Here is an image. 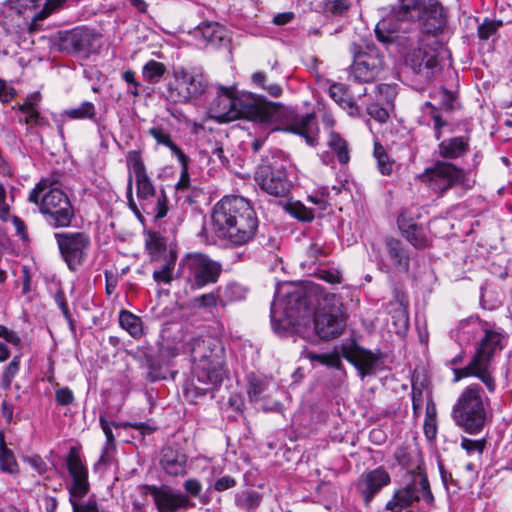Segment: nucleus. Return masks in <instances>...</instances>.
I'll use <instances>...</instances> for the list:
<instances>
[{"label":"nucleus","mask_w":512,"mask_h":512,"mask_svg":"<svg viewBox=\"0 0 512 512\" xmlns=\"http://www.w3.org/2000/svg\"><path fill=\"white\" fill-rule=\"evenodd\" d=\"M325 300L322 288L312 282H290V326L300 325L314 316L315 332L323 340L339 337L345 327L346 318L341 306L327 305L315 312L321 301Z\"/></svg>","instance_id":"obj_1"},{"label":"nucleus","mask_w":512,"mask_h":512,"mask_svg":"<svg viewBox=\"0 0 512 512\" xmlns=\"http://www.w3.org/2000/svg\"><path fill=\"white\" fill-rule=\"evenodd\" d=\"M209 115L220 123L240 118L274 123L285 115V108L252 93L235 95L232 88L220 86L217 97L210 104Z\"/></svg>","instance_id":"obj_2"},{"label":"nucleus","mask_w":512,"mask_h":512,"mask_svg":"<svg viewBox=\"0 0 512 512\" xmlns=\"http://www.w3.org/2000/svg\"><path fill=\"white\" fill-rule=\"evenodd\" d=\"M212 227L217 237L240 246L254 237L258 220L245 198L225 196L213 208Z\"/></svg>","instance_id":"obj_3"},{"label":"nucleus","mask_w":512,"mask_h":512,"mask_svg":"<svg viewBox=\"0 0 512 512\" xmlns=\"http://www.w3.org/2000/svg\"><path fill=\"white\" fill-rule=\"evenodd\" d=\"M28 201L38 206L40 213L51 227L71 226L75 210L66 193L60 189L56 176L42 178L30 191Z\"/></svg>","instance_id":"obj_4"},{"label":"nucleus","mask_w":512,"mask_h":512,"mask_svg":"<svg viewBox=\"0 0 512 512\" xmlns=\"http://www.w3.org/2000/svg\"><path fill=\"white\" fill-rule=\"evenodd\" d=\"M503 338L504 335L500 331H485V337H482L477 343L468 364L462 368L454 367L452 369L453 382H459L467 377H475L482 382L488 393L494 394L497 390V381L493 359L495 354L504 348Z\"/></svg>","instance_id":"obj_5"},{"label":"nucleus","mask_w":512,"mask_h":512,"mask_svg":"<svg viewBox=\"0 0 512 512\" xmlns=\"http://www.w3.org/2000/svg\"><path fill=\"white\" fill-rule=\"evenodd\" d=\"M193 373L196 380L208 387H197L206 392L218 387L224 377V348L212 337H197L191 342Z\"/></svg>","instance_id":"obj_6"},{"label":"nucleus","mask_w":512,"mask_h":512,"mask_svg":"<svg viewBox=\"0 0 512 512\" xmlns=\"http://www.w3.org/2000/svg\"><path fill=\"white\" fill-rule=\"evenodd\" d=\"M127 165L133 170L136 181V195L142 210L155 221L164 218L169 210L168 196L163 187L157 190L146 172L141 153L131 150L126 155Z\"/></svg>","instance_id":"obj_7"},{"label":"nucleus","mask_w":512,"mask_h":512,"mask_svg":"<svg viewBox=\"0 0 512 512\" xmlns=\"http://www.w3.org/2000/svg\"><path fill=\"white\" fill-rule=\"evenodd\" d=\"M486 405L483 388L476 383L468 385L459 395L452 408V418L455 424L469 434L480 433L487 422Z\"/></svg>","instance_id":"obj_8"},{"label":"nucleus","mask_w":512,"mask_h":512,"mask_svg":"<svg viewBox=\"0 0 512 512\" xmlns=\"http://www.w3.org/2000/svg\"><path fill=\"white\" fill-rule=\"evenodd\" d=\"M179 270L187 285L192 290H197L217 283L222 273V265L206 254L195 252L182 257Z\"/></svg>","instance_id":"obj_9"},{"label":"nucleus","mask_w":512,"mask_h":512,"mask_svg":"<svg viewBox=\"0 0 512 512\" xmlns=\"http://www.w3.org/2000/svg\"><path fill=\"white\" fill-rule=\"evenodd\" d=\"M353 57L350 76L354 81L370 83L376 80L384 68V57L372 42H353L349 48Z\"/></svg>","instance_id":"obj_10"},{"label":"nucleus","mask_w":512,"mask_h":512,"mask_svg":"<svg viewBox=\"0 0 512 512\" xmlns=\"http://www.w3.org/2000/svg\"><path fill=\"white\" fill-rule=\"evenodd\" d=\"M421 498L427 504L434 502L428 477L424 470L418 466L416 470L411 472V480L394 492L392 499L386 503L385 508L391 512H401L411 507L415 502H419Z\"/></svg>","instance_id":"obj_11"},{"label":"nucleus","mask_w":512,"mask_h":512,"mask_svg":"<svg viewBox=\"0 0 512 512\" xmlns=\"http://www.w3.org/2000/svg\"><path fill=\"white\" fill-rule=\"evenodd\" d=\"M174 81L169 84L168 97L173 102L189 103L206 93L209 85L205 75L197 69L177 67Z\"/></svg>","instance_id":"obj_12"},{"label":"nucleus","mask_w":512,"mask_h":512,"mask_svg":"<svg viewBox=\"0 0 512 512\" xmlns=\"http://www.w3.org/2000/svg\"><path fill=\"white\" fill-rule=\"evenodd\" d=\"M60 255L71 271H77L87 260L91 238L85 232H61L55 234Z\"/></svg>","instance_id":"obj_13"},{"label":"nucleus","mask_w":512,"mask_h":512,"mask_svg":"<svg viewBox=\"0 0 512 512\" xmlns=\"http://www.w3.org/2000/svg\"><path fill=\"white\" fill-rule=\"evenodd\" d=\"M258 185L269 195L283 198V209L288 212V172L284 162H273L268 167H259L255 174Z\"/></svg>","instance_id":"obj_14"},{"label":"nucleus","mask_w":512,"mask_h":512,"mask_svg":"<svg viewBox=\"0 0 512 512\" xmlns=\"http://www.w3.org/2000/svg\"><path fill=\"white\" fill-rule=\"evenodd\" d=\"M375 34L380 42L387 47L394 46L403 57L425 41L424 36L421 37L417 32H408L405 29L397 30L391 24L390 19L378 22Z\"/></svg>","instance_id":"obj_15"},{"label":"nucleus","mask_w":512,"mask_h":512,"mask_svg":"<svg viewBox=\"0 0 512 512\" xmlns=\"http://www.w3.org/2000/svg\"><path fill=\"white\" fill-rule=\"evenodd\" d=\"M405 65L409 67L414 74L430 79L435 73L440 71L439 53L437 48L431 44L422 42L404 57Z\"/></svg>","instance_id":"obj_16"},{"label":"nucleus","mask_w":512,"mask_h":512,"mask_svg":"<svg viewBox=\"0 0 512 512\" xmlns=\"http://www.w3.org/2000/svg\"><path fill=\"white\" fill-rule=\"evenodd\" d=\"M465 172L454 164L446 161H436L432 167L427 168L422 178L432 183L434 189L441 193L461 184L465 180Z\"/></svg>","instance_id":"obj_17"},{"label":"nucleus","mask_w":512,"mask_h":512,"mask_svg":"<svg viewBox=\"0 0 512 512\" xmlns=\"http://www.w3.org/2000/svg\"><path fill=\"white\" fill-rule=\"evenodd\" d=\"M146 489L152 496L158 512H178L190 505V500L185 494L169 486L147 485Z\"/></svg>","instance_id":"obj_18"},{"label":"nucleus","mask_w":512,"mask_h":512,"mask_svg":"<svg viewBox=\"0 0 512 512\" xmlns=\"http://www.w3.org/2000/svg\"><path fill=\"white\" fill-rule=\"evenodd\" d=\"M290 133L304 139L307 146L315 148L320 142V128L314 113L294 114L290 110Z\"/></svg>","instance_id":"obj_19"},{"label":"nucleus","mask_w":512,"mask_h":512,"mask_svg":"<svg viewBox=\"0 0 512 512\" xmlns=\"http://www.w3.org/2000/svg\"><path fill=\"white\" fill-rule=\"evenodd\" d=\"M66 466L72 477V483L68 486L69 494L87 495L90 490L88 470L75 447L70 449L66 457Z\"/></svg>","instance_id":"obj_20"},{"label":"nucleus","mask_w":512,"mask_h":512,"mask_svg":"<svg viewBox=\"0 0 512 512\" xmlns=\"http://www.w3.org/2000/svg\"><path fill=\"white\" fill-rule=\"evenodd\" d=\"M285 281H277L274 299L271 303V325L276 334L285 337L288 332V293L282 292Z\"/></svg>","instance_id":"obj_21"},{"label":"nucleus","mask_w":512,"mask_h":512,"mask_svg":"<svg viewBox=\"0 0 512 512\" xmlns=\"http://www.w3.org/2000/svg\"><path fill=\"white\" fill-rule=\"evenodd\" d=\"M391 481L390 475L388 472L382 468L378 467L367 473L361 475L358 483L357 489L368 506L374 496L384 487L387 486Z\"/></svg>","instance_id":"obj_22"},{"label":"nucleus","mask_w":512,"mask_h":512,"mask_svg":"<svg viewBox=\"0 0 512 512\" xmlns=\"http://www.w3.org/2000/svg\"><path fill=\"white\" fill-rule=\"evenodd\" d=\"M420 29L421 34L425 36L437 37L443 33L447 18L443 6L437 0H429L428 6L424 8Z\"/></svg>","instance_id":"obj_23"},{"label":"nucleus","mask_w":512,"mask_h":512,"mask_svg":"<svg viewBox=\"0 0 512 512\" xmlns=\"http://www.w3.org/2000/svg\"><path fill=\"white\" fill-rule=\"evenodd\" d=\"M91 33L84 28H76L60 34L59 50L68 54L88 53L91 49Z\"/></svg>","instance_id":"obj_24"},{"label":"nucleus","mask_w":512,"mask_h":512,"mask_svg":"<svg viewBox=\"0 0 512 512\" xmlns=\"http://www.w3.org/2000/svg\"><path fill=\"white\" fill-rule=\"evenodd\" d=\"M159 464L171 477L184 476L187 473V455L169 446L162 449Z\"/></svg>","instance_id":"obj_25"},{"label":"nucleus","mask_w":512,"mask_h":512,"mask_svg":"<svg viewBox=\"0 0 512 512\" xmlns=\"http://www.w3.org/2000/svg\"><path fill=\"white\" fill-rule=\"evenodd\" d=\"M344 357L357 368L361 378L373 373L378 362V358L371 351L357 345L346 350Z\"/></svg>","instance_id":"obj_26"},{"label":"nucleus","mask_w":512,"mask_h":512,"mask_svg":"<svg viewBox=\"0 0 512 512\" xmlns=\"http://www.w3.org/2000/svg\"><path fill=\"white\" fill-rule=\"evenodd\" d=\"M470 150V137L468 135L455 136L444 139L438 145L439 155L448 160L464 157Z\"/></svg>","instance_id":"obj_27"},{"label":"nucleus","mask_w":512,"mask_h":512,"mask_svg":"<svg viewBox=\"0 0 512 512\" xmlns=\"http://www.w3.org/2000/svg\"><path fill=\"white\" fill-rule=\"evenodd\" d=\"M424 0H399V5L391 11V18L416 21L423 17Z\"/></svg>","instance_id":"obj_28"},{"label":"nucleus","mask_w":512,"mask_h":512,"mask_svg":"<svg viewBox=\"0 0 512 512\" xmlns=\"http://www.w3.org/2000/svg\"><path fill=\"white\" fill-rule=\"evenodd\" d=\"M61 117L63 120H88L98 123L96 106L90 101H83L76 107L65 109Z\"/></svg>","instance_id":"obj_29"},{"label":"nucleus","mask_w":512,"mask_h":512,"mask_svg":"<svg viewBox=\"0 0 512 512\" xmlns=\"http://www.w3.org/2000/svg\"><path fill=\"white\" fill-rule=\"evenodd\" d=\"M487 330L490 329L485 327L481 320L478 318H469L460 322L456 336L460 343L469 344L476 338L480 331H483L485 334Z\"/></svg>","instance_id":"obj_30"},{"label":"nucleus","mask_w":512,"mask_h":512,"mask_svg":"<svg viewBox=\"0 0 512 512\" xmlns=\"http://www.w3.org/2000/svg\"><path fill=\"white\" fill-rule=\"evenodd\" d=\"M386 248L390 259L395 267L403 272L409 270V254L403 247L401 241L389 238L386 241Z\"/></svg>","instance_id":"obj_31"},{"label":"nucleus","mask_w":512,"mask_h":512,"mask_svg":"<svg viewBox=\"0 0 512 512\" xmlns=\"http://www.w3.org/2000/svg\"><path fill=\"white\" fill-rule=\"evenodd\" d=\"M327 145L336 155L340 164L345 165L350 161L349 144L340 134L335 131H331Z\"/></svg>","instance_id":"obj_32"},{"label":"nucleus","mask_w":512,"mask_h":512,"mask_svg":"<svg viewBox=\"0 0 512 512\" xmlns=\"http://www.w3.org/2000/svg\"><path fill=\"white\" fill-rule=\"evenodd\" d=\"M196 34L211 45H219L225 37V29L218 23L210 22L201 24L196 29Z\"/></svg>","instance_id":"obj_33"},{"label":"nucleus","mask_w":512,"mask_h":512,"mask_svg":"<svg viewBox=\"0 0 512 512\" xmlns=\"http://www.w3.org/2000/svg\"><path fill=\"white\" fill-rule=\"evenodd\" d=\"M0 470L11 475L19 473V465L15 455L11 449L7 448L2 432H0Z\"/></svg>","instance_id":"obj_34"},{"label":"nucleus","mask_w":512,"mask_h":512,"mask_svg":"<svg viewBox=\"0 0 512 512\" xmlns=\"http://www.w3.org/2000/svg\"><path fill=\"white\" fill-rule=\"evenodd\" d=\"M176 264V255L170 253L164 261L153 271V280L158 284H169L173 280V272Z\"/></svg>","instance_id":"obj_35"},{"label":"nucleus","mask_w":512,"mask_h":512,"mask_svg":"<svg viewBox=\"0 0 512 512\" xmlns=\"http://www.w3.org/2000/svg\"><path fill=\"white\" fill-rule=\"evenodd\" d=\"M150 136H152L159 145L166 146L170 149L172 155L175 157L184 158L185 153L178 147L172 140L171 134L163 127L155 126L148 130Z\"/></svg>","instance_id":"obj_36"},{"label":"nucleus","mask_w":512,"mask_h":512,"mask_svg":"<svg viewBox=\"0 0 512 512\" xmlns=\"http://www.w3.org/2000/svg\"><path fill=\"white\" fill-rule=\"evenodd\" d=\"M119 324L134 338H139L143 334L141 318L130 311L121 310L119 314Z\"/></svg>","instance_id":"obj_37"},{"label":"nucleus","mask_w":512,"mask_h":512,"mask_svg":"<svg viewBox=\"0 0 512 512\" xmlns=\"http://www.w3.org/2000/svg\"><path fill=\"white\" fill-rule=\"evenodd\" d=\"M99 423H100V426L105 434L106 440H109V441H115V436L112 432V427L118 428V427H122V426L123 427L130 426L134 429L140 430L141 432L147 433V434H150L155 430L154 427H151L150 425H148L146 423H142V422L127 423V424H117L114 422H109L105 418V416H100Z\"/></svg>","instance_id":"obj_38"},{"label":"nucleus","mask_w":512,"mask_h":512,"mask_svg":"<svg viewBox=\"0 0 512 512\" xmlns=\"http://www.w3.org/2000/svg\"><path fill=\"white\" fill-rule=\"evenodd\" d=\"M146 247L153 261H157L158 257L166 252V240L158 232H149L146 239Z\"/></svg>","instance_id":"obj_39"},{"label":"nucleus","mask_w":512,"mask_h":512,"mask_svg":"<svg viewBox=\"0 0 512 512\" xmlns=\"http://www.w3.org/2000/svg\"><path fill=\"white\" fill-rule=\"evenodd\" d=\"M236 504L247 512H253L261 502V495L253 490L242 491L236 495Z\"/></svg>","instance_id":"obj_40"},{"label":"nucleus","mask_w":512,"mask_h":512,"mask_svg":"<svg viewBox=\"0 0 512 512\" xmlns=\"http://www.w3.org/2000/svg\"><path fill=\"white\" fill-rule=\"evenodd\" d=\"M268 382L262 378L255 375H250L248 377V388L247 394L252 402H257L263 398V395L267 389Z\"/></svg>","instance_id":"obj_41"},{"label":"nucleus","mask_w":512,"mask_h":512,"mask_svg":"<svg viewBox=\"0 0 512 512\" xmlns=\"http://www.w3.org/2000/svg\"><path fill=\"white\" fill-rule=\"evenodd\" d=\"M166 73V66L158 61L149 60L142 69V76L149 83L155 84Z\"/></svg>","instance_id":"obj_42"},{"label":"nucleus","mask_w":512,"mask_h":512,"mask_svg":"<svg viewBox=\"0 0 512 512\" xmlns=\"http://www.w3.org/2000/svg\"><path fill=\"white\" fill-rule=\"evenodd\" d=\"M374 157L377 160L378 169L382 175H391L394 161L390 159L385 148L378 142L374 144Z\"/></svg>","instance_id":"obj_43"},{"label":"nucleus","mask_w":512,"mask_h":512,"mask_svg":"<svg viewBox=\"0 0 512 512\" xmlns=\"http://www.w3.org/2000/svg\"><path fill=\"white\" fill-rule=\"evenodd\" d=\"M403 235L407 241L417 249H423L430 245V239L428 238L425 230L418 224L403 233Z\"/></svg>","instance_id":"obj_44"},{"label":"nucleus","mask_w":512,"mask_h":512,"mask_svg":"<svg viewBox=\"0 0 512 512\" xmlns=\"http://www.w3.org/2000/svg\"><path fill=\"white\" fill-rule=\"evenodd\" d=\"M19 111L25 115V123L30 126H43L45 119L40 115L31 101H25L19 106Z\"/></svg>","instance_id":"obj_45"},{"label":"nucleus","mask_w":512,"mask_h":512,"mask_svg":"<svg viewBox=\"0 0 512 512\" xmlns=\"http://www.w3.org/2000/svg\"><path fill=\"white\" fill-rule=\"evenodd\" d=\"M219 299V294L215 292H210L192 298L190 303L191 306L195 309L211 311L212 309L216 308Z\"/></svg>","instance_id":"obj_46"},{"label":"nucleus","mask_w":512,"mask_h":512,"mask_svg":"<svg viewBox=\"0 0 512 512\" xmlns=\"http://www.w3.org/2000/svg\"><path fill=\"white\" fill-rule=\"evenodd\" d=\"M350 8L347 0H327L323 3V11L327 16H343Z\"/></svg>","instance_id":"obj_47"},{"label":"nucleus","mask_w":512,"mask_h":512,"mask_svg":"<svg viewBox=\"0 0 512 512\" xmlns=\"http://www.w3.org/2000/svg\"><path fill=\"white\" fill-rule=\"evenodd\" d=\"M20 369V356L16 355L13 357V359L10 361V363L7 365L5 370L3 371L2 378H1V387L4 390H9L12 384V381L16 374L19 372Z\"/></svg>","instance_id":"obj_48"},{"label":"nucleus","mask_w":512,"mask_h":512,"mask_svg":"<svg viewBox=\"0 0 512 512\" xmlns=\"http://www.w3.org/2000/svg\"><path fill=\"white\" fill-rule=\"evenodd\" d=\"M425 106L431 109L430 116L433 121L434 136L436 140H440L442 137V130L448 126V122L442 118L438 109L433 104L426 102Z\"/></svg>","instance_id":"obj_49"},{"label":"nucleus","mask_w":512,"mask_h":512,"mask_svg":"<svg viewBox=\"0 0 512 512\" xmlns=\"http://www.w3.org/2000/svg\"><path fill=\"white\" fill-rule=\"evenodd\" d=\"M486 443L487 442L485 439L472 440L466 437H462L460 446L469 456L475 454L481 456L486 447Z\"/></svg>","instance_id":"obj_50"},{"label":"nucleus","mask_w":512,"mask_h":512,"mask_svg":"<svg viewBox=\"0 0 512 512\" xmlns=\"http://www.w3.org/2000/svg\"><path fill=\"white\" fill-rule=\"evenodd\" d=\"M47 1L54 6L61 5L52 3L50 0ZM41 2L42 0H7L9 7L15 10V12L18 14L25 13L27 10L35 9Z\"/></svg>","instance_id":"obj_51"},{"label":"nucleus","mask_w":512,"mask_h":512,"mask_svg":"<svg viewBox=\"0 0 512 512\" xmlns=\"http://www.w3.org/2000/svg\"><path fill=\"white\" fill-rule=\"evenodd\" d=\"M424 403L423 385L412 382V409L414 417H419Z\"/></svg>","instance_id":"obj_52"},{"label":"nucleus","mask_w":512,"mask_h":512,"mask_svg":"<svg viewBox=\"0 0 512 512\" xmlns=\"http://www.w3.org/2000/svg\"><path fill=\"white\" fill-rule=\"evenodd\" d=\"M290 215L300 221L309 222L314 219V213L300 202L290 201Z\"/></svg>","instance_id":"obj_53"},{"label":"nucleus","mask_w":512,"mask_h":512,"mask_svg":"<svg viewBox=\"0 0 512 512\" xmlns=\"http://www.w3.org/2000/svg\"><path fill=\"white\" fill-rule=\"evenodd\" d=\"M178 161L181 165V173L180 178L175 185V189L176 191H186L190 187V177L188 173L189 158L185 154L184 158L180 157L178 158Z\"/></svg>","instance_id":"obj_54"},{"label":"nucleus","mask_w":512,"mask_h":512,"mask_svg":"<svg viewBox=\"0 0 512 512\" xmlns=\"http://www.w3.org/2000/svg\"><path fill=\"white\" fill-rule=\"evenodd\" d=\"M502 25L500 21L486 19L478 27V36L482 40H487L489 37L494 35L499 27Z\"/></svg>","instance_id":"obj_55"},{"label":"nucleus","mask_w":512,"mask_h":512,"mask_svg":"<svg viewBox=\"0 0 512 512\" xmlns=\"http://www.w3.org/2000/svg\"><path fill=\"white\" fill-rule=\"evenodd\" d=\"M308 358L312 362H319L323 365H327L330 367H338L340 365V358L335 354H317V353H309Z\"/></svg>","instance_id":"obj_56"},{"label":"nucleus","mask_w":512,"mask_h":512,"mask_svg":"<svg viewBox=\"0 0 512 512\" xmlns=\"http://www.w3.org/2000/svg\"><path fill=\"white\" fill-rule=\"evenodd\" d=\"M329 95L338 105L349 96L347 87L341 83L332 84L329 87Z\"/></svg>","instance_id":"obj_57"},{"label":"nucleus","mask_w":512,"mask_h":512,"mask_svg":"<svg viewBox=\"0 0 512 512\" xmlns=\"http://www.w3.org/2000/svg\"><path fill=\"white\" fill-rule=\"evenodd\" d=\"M397 224L402 234L417 225L414 218L408 213L407 210L401 211L397 219Z\"/></svg>","instance_id":"obj_58"},{"label":"nucleus","mask_w":512,"mask_h":512,"mask_svg":"<svg viewBox=\"0 0 512 512\" xmlns=\"http://www.w3.org/2000/svg\"><path fill=\"white\" fill-rule=\"evenodd\" d=\"M367 113L376 121L384 123L388 119L389 115L386 109L380 107L376 103L369 104L367 106Z\"/></svg>","instance_id":"obj_59"},{"label":"nucleus","mask_w":512,"mask_h":512,"mask_svg":"<svg viewBox=\"0 0 512 512\" xmlns=\"http://www.w3.org/2000/svg\"><path fill=\"white\" fill-rule=\"evenodd\" d=\"M55 397L57 403L61 406L70 405L74 401V394L68 387L57 389Z\"/></svg>","instance_id":"obj_60"},{"label":"nucleus","mask_w":512,"mask_h":512,"mask_svg":"<svg viewBox=\"0 0 512 512\" xmlns=\"http://www.w3.org/2000/svg\"><path fill=\"white\" fill-rule=\"evenodd\" d=\"M439 95L441 108L448 111L452 110L454 108V102L456 100L455 94L447 90L446 88H442L439 92Z\"/></svg>","instance_id":"obj_61"},{"label":"nucleus","mask_w":512,"mask_h":512,"mask_svg":"<svg viewBox=\"0 0 512 512\" xmlns=\"http://www.w3.org/2000/svg\"><path fill=\"white\" fill-rule=\"evenodd\" d=\"M7 192L3 184L0 183V220L8 221L10 218V206L6 202Z\"/></svg>","instance_id":"obj_62"},{"label":"nucleus","mask_w":512,"mask_h":512,"mask_svg":"<svg viewBox=\"0 0 512 512\" xmlns=\"http://www.w3.org/2000/svg\"><path fill=\"white\" fill-rule=\"evenodd\" d=\"M183 488L192 497H198L202 491V484L196 478H189L184 482Z\"/></svg>","instance_id":"obj_63"},{"label":"nucleus","mask_w":512,"mask_h":512,"mask_svg":"<svg viewBox=\"0 0 512 512\" xmlns=\"http://www.w3.org/2000/svg\"><path fill=\"white\" fill-rule=\"evenodd\" d=\"M0 338L5 339L8 343H11L14 346H19L21 344V338L18 333L8 329L4 325H0Z\"/></svg>","instance_id":"obj_64"}]
</instances>
